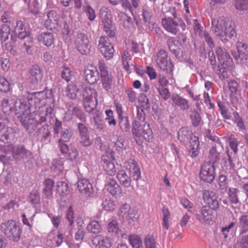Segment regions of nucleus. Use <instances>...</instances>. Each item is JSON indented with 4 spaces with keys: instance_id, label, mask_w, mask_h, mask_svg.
Here are the masks:
<instances>
[{
    "instance_id": "774afa93",
    "label": "nucleus",
    "mask_w": 248,
    "mask_h": 248,
    "mask_svg": "<svg viewBox=\"0 0 248 248\" xmlns=\"http://www.w3.org/2000/svg\"><path fill=\"white\" fill-rule=\"evenodd\" d=\"M105 113L106 115V121L108 122V123L109 125H113V126L116 125V121L114 118V113L113 111L108 109L105 110Z\"/></svg>"
},
{
    "instance_id": "0e129e2a",
    "label": "nucleus",
    "mask_w": 248,
    "mask_h": 248,
    "mask_svg": "<svg viewBox=\"0 0 248 248\" xmlns=\"http://www.w3.org/2000/svg\"><path fill=\"white\" fill-rule=\"evenodd\" d=\"M139 100L141 103V108H143L146 110H149L150 108V104L149 100L144 93H140L139 97Z\"/></svg>"
},
{
    "instance_id": "5701e85b",
    "label": "nucleus",
    "mask_w": 248,
    "mask_h": 248,
    "mask_svg": "<svg viewBox=\"0 0 248 248\" xmlns=\"http://www.w3.org/2000/svg\"><path fill=\"white\" fill-rule=\"evenodd\" d=\"M91 69H85L84 74L86 81L93 85L97 82L100 78L99 73L96 67L91 66Z\"/></svg>"
},
{
    "instance_id": "4be33fe9",
    "label": "nucleus",
    "mask_w": 248,
    "mask_h": 248,
    "mask_svg": "<svg viewBox=\"0 0 248 248\" xmlns=\"http://www.w3.org/2000/svg\"><path fill=\"white\" fill-rule=\"evenodd\" d=\"M226 156L222 159V165L226 170H234L235 168V162L237 161V154L230 152L227 148L226 149Z\"/></svg>"
},
{
    "instance_id": "13d9d810",
    "label": "nucleus",
    "mask_w": 248,
    "mask_h": 248,
    "mask_svg": "<svg viewBox=\"0 0 248 248\" xmlns=\"http://www.w3.org/2000/svg\"><path fill=\"white\" fill-rule=\"evenodd\" d=\"M79 143L85 147H88L93 143V139H90L89 133L79 135Z\"/></svg>"
},
{
    "instance_id": "cd10ccee",
    "label": "nucleus",
    "mask_w": 248,
    "mask_h": 248,
    "mask_svg": "<svg viewBox=\"0 0 248 248\" xmlns=\"http://www.w3.org/2000/svg\"><path fill=\"white\" fill-rule=\"evenodd\" d=\"M102 21L104 25V31L106 32L109 37H114L116 34V28L112 24L111 19L108 16L107 14L102 18Z\"/></svg>"
},
{
    "instance_id": "37998d69",
    "label": "nucleus",
    "mask_w": 248,
    "mask_h": 248,
    "mask_svg": "<svg viewBox=\"0 0 248 248\" xmlns=\"http://www.w3.org/2000/svg\"><path fill=\"white\" fill-rule=\"evenodd\" d=\"M228 176L224 174H220L218 178L217 184L218 189L222 193L227 191L228 187Z\"/></svg>"
},
{
    "instance_id": "9b49d317",
    "label": "nucleus",
    "mask_w": 248,
    "mask_h": 248,
    "mask_svg": "<svg viewBox=\"0 0 248 248\" xmlns=\"http://www.w3.org/2000/svg\"><path fill=\"white\" fill-rule=\"evenodd\" d=\"M8 120L0 116V141L10 143L14 140L16 130L11 127L6 126Z\"/></svg>"
},
{
    "instance_id": "338daca9",
    "label": "nucleus",
    "mask_w": 248,
    "mask_h": 248,
    "mask_svg": "<svg viewBox=\"0 0 248 248\" xmlns=\"http://www.w3.org/2000/svg\"><path fill=\"white\" fill-rule=\"evenodd\" d=\"M234 7L239 11L248 10V0H235Z\"/></svg>"
},
{
    "instance_id": "680f3d73",
    "label": "nucleus",
    "mask_w": 248,
    "mask_h": 248,
    "mask_svg": "<svg viewBox=\"0 0 248 248\" xmlns=\"http://www.w3.org/2000/svg\"><path fill=\"white\" fill-rule=\"evenodd\" d=\"M128 240L133 248H140L142 246V240L137 235H130Z\"/></svg>"
},
{
    "instance_id": "ea45409f",
    "label": "nucleus",
    "mask_w": 248,
    "mask_h": 248,
    "mask_svg": "<svg viewBox=\"0 0 248 248\" xmlns=\"http://www.w3.org/2000/svg\"><path fill=\"white\" fill-rule=\"evenodd\" d=\"M238 226L239 228V234L242 235L248 232V215L243 214L238 218Z\"/></svg>"
},
{
    "instance_id": "5fc2aeb1",
    "label": "nucleus",
    "mask_w": 248,
    "mask_h": 248,
    "mask_svg": "<svg viewBox=\"0 0 248 248\" xmlns=\"http://www.w3.org/2000/svg\"><path fill=\"white\" fill-rule=\"evenodd\" d=\"M228 194L230 202L232 204H237L239 202L237 193L239 192L238 189L233 187L229 188Z\"/></svg>"
},
{
    "instance_id": "bb28decb",
    "label": "nucleus",
    "mask_w": 248,
    "mask_h": 248,
    "mask_svg": "<svg viewBox=\"0 0 248 248\" xmlns=\"http://www.w3.org/2000/svg\"><path fill=\"white\" fill-rule=\"evenodd\" d=\"M171 99L172 101V106H178L183 111L187 110L189 108L188 101L181 97L178 94H172Z\"/></svg>"
},
{
    "instance_id": "9d476101",
    "label": "nucleus",
    "mask_w": 248,
    "mask_h": 248,
    "mask_svg": "<svg viewBox=\"0 0 248 248\" xmlns=\"http://www.w3.org/2000/svg\"><path fill=\"white\" fill-rule=\"evenodd\" d=\"M216 176V168L210 162L203 163L200 167L199 177L201 181L209 184L214 181Z\"/></svg>"
},
{
    "instance_id": "4d7b16f0",
    "label": "nucleus",
    "mask_w": 248,
    "mask_h": 248,
    "mask_svg": "<svg viewBox=\"0 0 248 248\" xmlns=\"http://www.w3.org/2000/svg\"><path fill=\"white\" fill-rule=\"evenodd\" d=\"M228 141L229 145L230 148L232 150V153L234 154H237L238 151V146L239 145V142L237 141L236 138L233 134H231L228 137Z\"/></svg>"
},
{
    "instance_id": "0eeeda50",
    "label": "nucleus",
    "mask_w": 248,
    "mask_h": 248,
    "mask_svg": "<svg viewBox=\"0 0 248 248\" xmlns=\"http://www.w3.org/2000/svg\"><path fill=\"white\" fill-rule=\"evenodd\" d=\"M83 88V106L86 112L91 113L96 108L97 105V92L90 87H83V83L79 85Z\"/></svg>"
},
{
    "instance_id": "f257e3e1",
    "label": "nucleus",
    "mask_w": 248,
    "mask_h": 248,
    "mask_svg": "<svg viewBox=\"0 0 248 248\" xmlns=\"http://www.w3.org/2000/svg\"><path fill=\"white\" fill-rule=\"evenodd\" d=\"M54 105H49L46 107H39L34 109L32 112L27 114L26 116H18V119L22 126L29 133H32L37 125L45 123L47 126L53 122Z\"/></svg>"
},
{
    "instance_id": "7c9ffc66",
    "label": "nucleus",
    "mask_w": 248,
    "mask_h": 248,
    "mask_svg": "<svg viewBox=\"0 0 248 248\" xmlns=\"http://www.w3.org/2000/svg\"><path fill=\"white\" fill-rule=\"evenodd\" d=\"M54 181L50 178L46 179L43 183L44 188L42 193L47 199H51L53 197V188L54 186Z\"/></svg>"
},
{
    "instance_id": "2eb2a0df",
    "label": "nucleus",
    "mask_w": 248,
    "mask_h": 248,
    "mask_svg": "<svg viewBox=\"0 0 248 248\" xmlns=\"http://www.w3.org/2000/svg\"><path fill=\"white\" fill-rule=\"evenodd\" d=\"M98 48L107 60L113 57L114 47L108 37L102 36L99 38Z\"/></svg>"
},
{
    "instance_id": "6e6552de",
    "label": "nucleus",
    "mask_w": 248,
    "mask_h": 248,
    "mask_svg": "<svg viewBox=\"0 0 248 248\" xmlns=\"http://www.w3.org/2000/svg\"><path fill=\"white\" fill-rule=\"evenodd\" d=\"M172 15L173 18L168 17L162 19V24L163 28L167 31L176 34L179 31V27L182 31H185L186 25L182 19L177 16L175 11L173 12Z\"/></svg>"
},
{
    "instance_id": "72a5a7b5",
    "label": "nucleus",
    "mask_w": 248,
    "mask_h": 248,
    "mask_svg": "<svg viewBox=\"0 0 248 248\" xmlns=\"http://www.w3.org/2000/svg\"><path fill=\"white\" fill-rule=\"evenodd\" d=\"M54 14H56V12L53 11H50L47 14L48 19L46 20L44 26L48 30L52 31L58 26V19L56 16H54Z\"/></svg>"
},
{
    "instance_id": "79ce46f5",
    "label": "nucleus",
    "mask_w": 248,
    "mask_h": 248,
    "mask_svg": "<svg viewBox=\"0 0 248 248\" xmlns=\"http://www.w3.org/2000/svg\"><path fill=\"white\" fill-rule=\"evenodd\" d=\"M233 118L232 119L234 124H236L240 131H244L246 130V126L245 124L243 119L240 116L237 111H234L232 113Z\"/></svg>"
},
{
    "instance_id": "b1692460",
    "label": "nucleus",
    "mask_w": 248,
    "mask_h": 248,
    "mask_svg": "<svg viewBox=\"0 0 248 248\" xmlns=\"http://www.w3.org/2000/svg\"><path fill=\"white\" fill-rule=\"evenodd\" d=\"M128 207L129 206L127 204L124 205L121 207L120 208V215L124 216L127 214L126 217L130 223H131L130 221H138L140 217V214L138 210L136 208H129L127 211Z\"/></svg>"
},
{
    "instance_id": "e2e57ef3",
    "label": "nucleus",
    "mask_w": 248,
    "mask_h": 248,
    "mask_svg": "<svg viewBox=\"0 0 248 248\" xmlns=\"http://www.w3.org/2000/svg\"><path fill=\"white\" fill-rule=\"evenodd\" d=\"M16 102L15 99L13 98L12 97L7 96L4 98L2 101V106L3 109H5V111H7V109L11 110L12 106H15Z\"/></svg>"
},
{
    "instance_id": "3c124183",
    "label": "nucleus",
    "mask_w": 248,
    "mask_h": 248,
    "mask_svg": "<svg viewBox=\"0 0 248 248\" xmlns=\"http://www.w3.org/2000/svg\"><path fill=\"white\" fill-rule=\"evenodd\" d=\"M57 191L61 197H64L67 195L70 192L68 185L64 182H58L57 183Z\"/></svg>"
},
{
    "instance_id": "69168bd1",
    "label": "nucleus",
    "mask_w": 248,
    "mask_h": 248,
    "mask_svg": "<svg viewBox=\"0 0 248 248\" xmlns=\"http://www.w3.org/2000/svg\"><path fill=\"white\" fill-rule=\"evenodd\" d=\"M162 212L163 214V226L168 230L169 228V219L170 216V212L168 209L165 207L162 208Z\"/></svg>"
},
{
    "instance_id": "4468645a",
    "label": "nucleus",
    "mask_w": 248,
    "mask_h": 248,
    "mask_svg": "<svg viewBox=\"0 0 248 248\" xmlns=\"http://www.w3.org/2000/svg\"><path fill=\"white\" fill-rule=\"evenodd\" d=\"M12 155L16 162H22L25 164L32 158L31 152L23 145L14 147L12 150Z\"/></svg>"
},
{
    "instance_id": "f3484780",
    "label": "nucleus",
    "mask_w": 248,
    "mask_h": 248,
    "mask_svg": "<svg viewBox=\"0 0 248 248\" xmlns=\"http://www.w3.org/2000/svg\"><path fill=\"white\" fill-rule=\"evenodd\" d=\"M202 198L207 207L214 211H217L219 207L217 200V194L213 191L204 190L202 193Z\"/></svg>"
},
{
    "instance_id": "a878e982",
    "label": "nucleus",
    "mask_w": 248,
    "mask_h": 248,
    "mask_svg": "<svg viewBox=\"0 0 248 248\" xmlns=\"http://www.w3.org/2000/svg\"><path fill=\"white\" fill-rule=\"evenodd\" d=\"M222 149L220 147L217 146V143H214L209 151V161L205 162H210L212 165L215 166V164H218L220 160V154Z\"/></svg>"
},
{
    "instance_id": "a19ab883",
    "label": "nucleus",
    "mask_w": 248,
    "mask_h": 248,
    "mask_svg": "<svg viewBox=\"0 0 248 248\" xmlns=\"http://www.w3.org/2000/svg\"><path fill=\"white\" fill-rule=\"evenodd\" d=\"M107 230L108 233L112 236H118L121 232L116 220L110 221L107 225Z\"/></svg>"
},
{
    "instance_id": "a211bd4d",
    "label": "nucleus",
    "mask_w": 248,
    "mask_h": 248,
    "mask_svg": "<svg viewBox=\"0 0 248 248\" xmlns=\"http://www.w3.org/2000/svg\"><path fill=\"white\" fill-rule=\"evenodd\" d=\"M75 44L77 49L82 55L89 52L90 46L87 35L82 32H78L75 38Z\"/></svg>"
},
{
    "instance_id": "864d4df0",
    "label": "nucleus",
    "mask_w": 248,
    "mask_h": 248,
    "mask_svg": "<svg viewBox=\"0 0 248 248\" xmlns=\"http://www.w3.org/2000/svg\"><path fill=\"white\" fill-rule=\"evenodd\" d=\"M70 236H64V234L61 232H58L57 239L56 240V246L60 247L63 242H65L67 245L70 246L72 244L71 240V234Z\"/></svg>"
},
{
    "instance_id": "bf43d9fd",
    "label": "nucleus",
    "mask_w": 248,
    "mask_h": 248,
    "mask_svg": "<svg viewBox=\"0 0 248 248\" xmlns=\"http://www.w3.org/2000/svg\"><path fill=\"white\" fill-rule=\"evenodd\" d=\"M11 90V84L8 80L2 76H0V92L4 93L9 92Z\"/></svg>"
},
{
    "instance_id": "49530a36",
    "label": "nucleus",
    "mask_w": 248,
    "mask_h": 248,
    "mask_svg": "<svg viewBox=\"0 0 248 248\" xmlns=\"http://www.w3.org/2000/svg\"><path fill=\"white\" fill-rule=\"evenodd\" d=\"M73 74L74 72L65 63L62 67L61 77L66 82L68 83L71 80Z\"/></svg>"
},
{
    "instance_id": "7ed1b4c3",
    "label": "nucleus",
    "mask_w": 248,
    "mask_h": 248,
    "mask_svg": "<svg viewBox=\"0 0 248 248\" xmlns=\"http://www.w3.org/2000/svg\"><path fill=\"white\" fill-rule=\"evenodd\" d=\"M59 134L60 139L57 141L59 151L68 160L73 161L77 159L78 152L74 145L66 143L70 141L73 135V130L71 128H63Z\"/></svg>"
},
{
    "instance_id": "603ef678",
    "label": "nucleus",
    "mask_w": 248,
    "mask_h": 248,
    "mask_svg": "<svg viewBox=\"0 0 248 248\" xmlns=\"http://www.w3.org/2000/svg\"><path fill=\"white\" fill-rule=\"evenodd\" d=\"M88 231L91 233L97 234L102 230V227L98 221H91L86 227Z\"/></svg>"
},
{
    "instance_id": "2f4dec72",
    "label": "nucleus",
    "mask_w": 248,
    "mask_h": 248,
    "mask_svg": "<svg viewBox=\"0 0 248 248\" xmlns=\"http://www.w3.org/2000/svg\"><path fill=\"white\" fill-rule=\"evenodd\" d=\"M39 42L43 43L46 46H50L55 41V36L51 32L46 31L42 32L37 37Z\"/></svg>"
},
{
    "instance_id": "c03bdc74",
    "label": "nucleus",
    "mask_w": 248,
    "mask_h": 248,
    "mask_svg": "<svg viewBox=\"0 0 248 248\" xmlns=\"http://www.w3.org/2000/svg\"><path fill=\"white\" fill-rule=\"evenodd\" d=\"M118 125L122 132H129L130 125L128 117L125 115L118 117Z\"/></svg>"
},
{
    "instance_id": "aec40b11",
    "label": "nucleus",
    "mask_w": 248,
    "mask_h": 248,
    "mask_svg": "<svg viewBox=\"0 0 248 248\" xmlns=\"http://www.w3.org/2000/svg\"><path fill=\"white\" fill-rule=\"evenodd\" d=\"M29 79L32 85L38 84L41 82L43 77V71L38 64L31 65L29 68Z\"/></svg>"
},
{
    "instance_id": "473e14b6",
    "label": "nucleus",
    "mask_w": 248,
    "mask_h": 248,
    "mask_svg": "<svg viewBox=\"0 0 248 248\" xmlns=\"http://www.w3.org/2000/svg\"><path fill=\"white\" fill-rule=\"evenodd\" d=\"M117 177L120 184L124 187H129L131 186V178L124 170H119L117 174Z\"/></svg>"
},
{
    "instance_id": "c756f323",
    "label": "nucleus",
    "mask_w": 248,
    "mask_h": 248,
    "mask_svg": "<svg viewBox=\"0 0 248 248\" xmlns=\"http://www.w3.org/2000/svg\"><path fill=\"white\" fill-rule=\"evenodd\" d=\"M15 107L16 113H21L20 116H26L25 114L27 112V111L32 110L31 107L29 106L28 102L23 99L16 100Z\"/></svg>"
},
{
    "instance_id": "4c0bfd02",
    "label": "nucleus",
    "mask_w": 248,
    "mask_h": 248,
    "mask_svg": "<svg viewBox=\"0 0 248 248\" xmlns=\"http://www.w3.org/2000/svg\"><path fill=\"white\" fill-rule=\"evenodd\" d=\"M18 43V38L13 35H11L10 41L5 44L6 49L13 56L17 55L18 51L16 46Z\"/></svg>"
},
{
    "instance_id": "58836bf2",
    "label": "nucleus",
    "mask_w": 248,
    "mask_h": 248,
    "mask_svg": "<svg viewBox=\"0 0 248 248\" xmlns=\"http://www.w3.org/2000/svg\"><path fill=\"white\" fill-rule=\"evenodd\" d=\"M129 164H131L130 168V171L128 172L129 175L132 176L133 179L138 181L140 178V171L138 165L134 159H129L128 161Z\"/></svg>"
},
{
    "instance_id": "423d86ee",
    "label": "nucleus",
    "mask_w": 248,
    "mask_h": 248,
    "mask_svg": "<svg viewBox=\"0 0 248 248\" xmlns=\"http://www.w3.org/2000/svg\"><path fill=\"white\" fill-rule=\"evenodd\" d=\"M0 230L9 240L17 243L20 239L22 230L13 219L2 223L0 224Z\"/></svg>"
},
{
    "instance_id": "393cba45",
    "label": "nucleus",
    "mask_w": 248,
    "mask_h": 248,
    "mask_svg": "<svg viewBox=\"0 0 248 248\" xmlns=\"http://www.w3.org/2000/svg\"><path fill=\"white\" fill-rule=\"evenodd\" d=\"M212 210H213L206 205L202 206L201 209V214L197 213L195 214L196 218L202 224L206 223L209 224L212 218Z\"/></svg>"
},
{
    "instance_id": "f704fd0d",
    "label": "nucleus",
    "mask_w": 248,
    "mask_h": 248,
    "mask_svg": "<svg viewBox=\"0 0 248 248\" xmlns=\"http://www.w3.org/2000/svg\"><path fill=\"white\" fill-rule=\"evenodd\" d=\"M108 191L113 196H116L121 193V188L116 180L113 178H109L106 185Z\"/></svg>"
},
{
    "instance_id": "1a4fd4ad",
    "label": "nucleus",
    "mask_w": 248,
    "mask_h": 248,
    "mask_svg": "<svg viewBox=\"0 0 248 248\" xmlns=\"http://www.w3.org/2000/svg\"><path fill=\"white\" fill-rule=\"evenodd\" d=\"M216 52L219 63L218 65V70L221 72L222 68L221 67H222L223 70L222 72L224 78V73H226L225 70L231 67L233 64L232 60L225 48L220 46L218 47L217 48Z\"/></svg>"
},
{
    "instance_id": "20e7f679",
    "label": "nucleus",
    "mask_w": 248,
    "mask_h": 248,
    "mask_svg": "<svg viewBox=\"0 0 248 248\" xmlns=\"http://www.w3.org/2000/svg\"><path fill=\"white\" fill-rule=\"evenodd\" d=\"M132 133L136 143L141 145L143 139L146 141H151L153 138V134L150 125L146 123H140L134 120L132 123Z\"/></svg>"
},
{
    "instance_id": "c9c22d12",
    "label": "nucleus",
    "mask_w": 248,
    "mask_h": 248,
    "mask_svg": "<svg viewBox=\"0 0 248 248\" xmlns=\"http://www.w3.org/2000/svg\"><path fill=\"white\" fill-rule=\"evenodd\" d=\"M167 45L169 48V51L177 59L181 57L182 53V49L179 46H174V37H171L168 39L167 41Z\"/></svg>"
},
{
    "instance_id": "052dcab7",
    "label": "nucleus",
    "mask_w": 248,
    "mask_h": 248,
    "mask_svg": "<svg viewBox=\"0 0 248 248\" xmlns=\"http://www.w3.org/2000/svg\"><path fill=\"white\" fill-rule=\"evenodd\" d=\"M11 28L7 24H3L0 31V36L1 41H6L9 38Z\"/></svg>"
},
{
    "instance_id": "ddd939ff",
    "label": "nucleus",
    "mask_w": 248,
    "mask_h": 248,
    "mask_svg": "<svg viewBox=\"0 0 248 248\" xmlns=\"http://www.w3.org/2000/svg\"><path fill=\"white\" fill-rule=\"evenodd\" d=\"M232 55L238 63L247 65L248 63V47L245 43L237 42V50H232Z\"/></svg>"
},
{
    "instance_id": "f03ea898",
    "label": "nucleus",
    "mask_w": 248,
    "mask_h": 248,
    "mask_svg": "<svg viewBox=\"0 0 248 248\" xmlns=\"http://www.w3.org/2000/svg\"><path fill=\"white\" fill-rule=\"evenodd\" d=\"M212 29L216 36L228 48L235 42L236 33L234 23L226 22L225 17L215 15L211 16Z\"/></svg>"
},
{
    "instance_id": "c85d7f7f",
    "label": "nucleus",
    "mask_w": 248,
    "mask_h": 248,
    "mask_svg": "<svg viewBox=\"0 0 248 248\" xmlns=\"http://www.w3.org/2000/svg\"><path fill=\"white\" fill-rule=\"evenodd\" d=\"M101 164L107 173L110 176H113L116 172L114 163L109 160L107 156H101Z\"/></svg>"
},
{
    "instance_id": "6ab92c4d",
    "label": "nucleus",
    "mask_w": 248,
    "mask_h": 248,
    "mask_svg": "<svg viewBox=\"0 0 248 248\" xmlns=\"http://www.w3.org/2000/svg\"><path fill=\"white\" fill-rule=\"evenodd\" d=\"M168 54L164 49H160L157 53L156 63L158 67L167 73H170L172 71L173 67L171 62H168Z\"/></svg>"
},
{
    "instance_id": "de8ad7c7",
    "label": "nucleus",
    "mask_w": 248,
    "mask_h": 248,
    "mask_svg": "<svg viewBox=\"0 0 248 248\" xmlns=\"http://www.w3.org/2000/svg\"><path fill=\"white\" fill-rule=\"evenodd\" d=\"M63 168V163L62 158H58L53 159L50 167V170L52 172L60 173L62 171Z\"/></svg>"
},
{
    "instance_id": "09e8293b",
    "label": "nucleus",
    "mask_w": 248,
    "mask_h": 248,
    "mask_svg": "<svg viewBox=\"0 0 248 248\" xmlns=\"http://www.w3.org/2000/svg\"><path fill=\"white\" fill-rule=\"evenodd\" d=\"M190 130L188 127H182L178 131L177 138L181 142H184L188 140Z\"/></svg>"
},
{
    "instance_id": "6e6d98bb",
    "label": "nucleus",
    "mask_w": 248,
    "mask_h": 248,
    "mask_svg": "<svg viewBox=\"0 0 248 248\" xmlns=\"http://www.w3.org/2000/svg\"><path fill=\"white\" fill-rule=\"evenodd\" d=\"M36 212L34 213L33 215H29V213H23L21 215L22 221L24 224L27 225L29 227L30 229L32 227V221L35 216Z\"/></svg>"
},
{
    "instance_id": "f8f14e48",
    "label": "nucleus",
    "mask_w": 248,
    "mask_h": 248,
    "mask_svg": "<svg viewBox=\"0 0 248 248\" xmlns=\"http://www.w3.org/2000/svg\"><path fill=\"white\" fill-rule=\"evenodd\" d=\"M98 67L100 71V77L102 85L104 89L108 91L112 87L113 79V76L109 73L103 61H99Z\"/></svg>"
},
{
    "instance_id": "e433bc0d",
    "label": "nucleus",
    "mask_w": 248,
    "mask_h": 248,
    "mask_svg": "<svg viewBox=\"0 0 248 248\" xmlns=\"http://www.w3.org/2000/svg\"><path fill=\"white\" fill-rule=\"evenodd\" d=\"M201 113V112L196 109L191 110L189 112V117L191 124L194 127H197L203 123Z\"/></svg>"
},
{
    "instance_id": "412c9836",
    "label": "nucleus",
    "mask_w": 248,
    "mask_h": 248,
    "mask_svg": "<svg viewBox=\"0 0 248 248\" xmlns=\"http://www.w3.org/2000/svg\"><path fill=\"white\" fill-rule=\"evenodd\" d=\"M78 188L79 192L86 198L93 197L94 196L93 189L89 180L81 179L77 182Z\"/></svg>"
},
{
    "instance_id": "a18cd8bd",
    "label": "nucleus",
    "mask_w": 248,
    "mask_h": 248,
    "mask_svg": "<svg viewBox=\"0 0 248 248\" xmlns=\"http://www.w3.org/2000/svg\"><path fill=\"white\" fill-rule=\"evenodd\" d=\"M53 122L50 124H47L48 127L50 125H52L54 137L58 136L61 131L63 130L62 127V122L59 121L55 116V111L53 112Z\"/></svg>"
},
{
    "instance_id": "dca6fc26",
    "label": "nucleus",
    "mask_w": 248,
    "mask_h": 248,
    "mask_svg": "<svg viewBox=\"0 0 248 248\" xmlns=\"http://www.w3.org/2000/svg\"><path fill=\"white\" fill-rule=\"evenodd\" d=\"M15 36L20 40L31 36V30L29 24L25 20H18L16 22L14 29Z\"/></svg>"
},
{
    "instance_id": "8fccbe9b",
    "label": "nucleus",
    "mask_w": 248,
    "mask_h": 248,
    "mask_svg": "<svg viewBox=\"0 0 248 248\" xmlns=\"http://www.w3.org/2000/svg\"><path fill=\"white\" fill-rule=\"evenodd\" d=\"M71 116L75 117L81 122H87L85 113L80 107H74L71 110Z\"/></svg>"
},
{
    "instance_id": "39448f33",
    "label": "nucleus",
    "mask_w": 248,
    "mask_h": 248,
    "mask_svg": "<svg viewBox=\"0 0 248 248\" xmlns=\"http://www.w3.org/2000/svg\"><path fill=\"white\" fill-rule=\"evenodd\" d=\"M54 96L52 89H48L46 87L44 90L36 92H28L27 102L32 109H36L40 106L41 103L45 99H49L51 106L54 105Z\"/></svg>"
}]
</instances>
